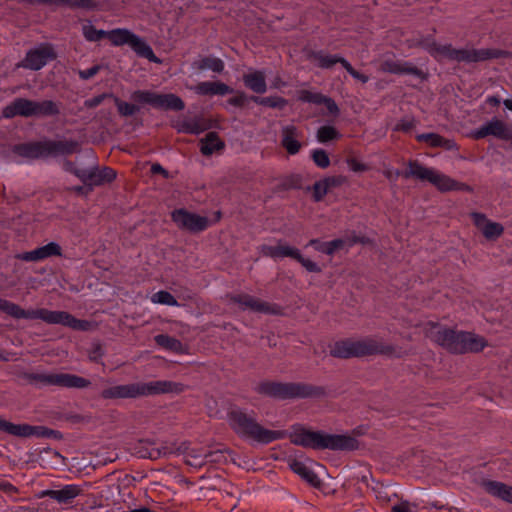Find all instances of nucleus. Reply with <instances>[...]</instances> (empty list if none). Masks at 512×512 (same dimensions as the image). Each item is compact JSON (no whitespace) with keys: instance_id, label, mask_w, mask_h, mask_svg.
Returning a JSON list of instances; mask_svg holds the SVG:
<instances>
[{"instance_id":"nucleus-35","label":"nucleus","mask_w":512,"mask_h":512,"mask_svg":"<svg viewBox=\"0 0 512 512\" xmlns=\"http://www.w3.org/2000/svg\"><path fill=\"white\" fill-rule=\"evenodd\" d=\"M132 100L141 104H150L159 107L160 94L151 91H136L131 96Z\"/></svg>"},{"instance_id":"nucleus-58","label":"nucleus","mask_w":512,"mask_h":512,"mask_svg":"<svg viewBox=\"0 0 512 512\" xmlns=\"http://www.w3.org/2000/svg\"><path fill=\"white\" fill-rule=\"evenodd\" d=\"M350 170L354 172H364L369 170V166L365 162H348Z\"/></svg>"},{"instance_id":"nucleus-29","label":"nucleus","mask_w":512,"mask_h":512,"mask_svg":"<svg viewBox=\"0 0 512 512\" xmlns=\"http://www.w3.org/2000/svg\"><path fill=\"white\" fill-rule=\"evenodd\" d=\"M381 69L385 72H390L394 74H416L421 75V72L417 70L414 66H412L408 62H403L400 60H385L381 64Z\"/></svg>"},{"instance_id":"nucleus-12","label":"nucleus","mask_w":512,"mask_h":512,"mask_svg":"<svg viewBox=\"0 0 512 512\" xmlns=\"http://www.w3.org/2000/svg\"><path fill=\"white\" fill-rule=\"evenodd\" d=\"M107 38L114 46L128 45L140 57L154 63H161L145 40L128 29L118 28L108 31Z\"/></svg>"},{"instance_id":"nucleus-20","label":"nucleus","mask_w":512,"mask_h":512,"mask_svg":"<svg viewBox=\"0 0 512 512\" xmlns=\"http://www.w3.org/2000/svg\"><path fill=\"white\" fill-rule=\"evenodd\" d=\"M471 218L474 225L482 232L487 240L494 241L498 239L504 232V227L502 224L490 221L487 219L485 214L473 212L471 213Z\"/></svg>"},{"instance_id":"nucleus-61","label":"nucleus","mask_w":512,"mask_h":512,"mask_svg":"<svg viewBox=\"0 0 512 512\" xmlns=\"http://www.w3.org/2000/svg\"><path fill=\"white\" fill-rule=\"evenodd\" d=\"M187 456L189 458H187L186 460H189L190 462L205 461L204 457L202 458L201 454L196 449H192Z\"/></svg>"},{"instance_id":"nucleus-37","label":"nucleus","mask_w":512,"mask_h":512,"mask_svg":"<svg viewBox=\"0 0 512 512\" xmlns=\"http://www.w3.org/2000/svg\"><path fill=\"white\" fill-rule=\"evenodd\" d=\"M341 60H344L341 57L324 54V53H316L312 56V61L315 65L321 68H329L336 63H341Z\"/></svg>"},{"instance_id":"nucleus-22","label":"nucleus","mask_w":512,"mask_h":512,"mask_svg":"<svg viewBox=\"0 0 512 512\" xmlns=\"http://www.w3.org/2000/svg\"><path fill=\"white\" fill-rule=\"evenodd\" d=\"M230 300L242 306L243 309H250L255 312L275 314V309L267 302H264L249 294H238L230 296Z\"/></svg>"},{"instance_id":"nucleus-38","label":"nucleus","mask_w":512,"mask_h":512,"mask_svg":"<svg viewBox=\"0 0 512 512\" xmlns=\"http://www.w3.org/2000/svg\"><path fill=\"white\" fill-rule=\"evenodd\" d=\"M176 443L164 442L159 447H152L151 452L148 453L151 460H157L161 457H166L171 454H175Z\"/></svg>"},{"instance_id":"nucleus-49","label":"nucleus","mask_w":512,"mask_h":512,"mask_svg":"<svg viewBox=\"0 0 512 512\" xmlns=\"http://www.w3.org/2000/svg\"><path fill=\"white\" fill-rule=\"evenodd\" d=\"M341 64L343 65V67L347 70V72L356 80L362 82V83H366L369 78L368 76H366L365 74H362L358 71H356L349 62H347L346 60H341Z\"/></svg>"},{"instance_id":"nucleus-15","label":"nucleus","mask_w":512,"mask_h":512,"mask_svg":"<svg viewBox=\"0 0 512 512\" xmlns=\"http://www.w3.org/2000/svg\"><path fill=\"white\" fill-rule=\"evenodd\" d=\"M171 220L180 230L197 234L206 230L210 221L205 216L190 212L185 208L175 209L171 212Z\"/></svg>"},{"instance_id":"nucleus-53","label":"nucleus","mask_w":512,"mask_h":512,"mask_svg":"<svg viewBox=\"0 0 512 512\" xmlns=\"http://www.w3.org/2000/svg\"><path fill=\"white\" fill-rule=\"evenodd\" d=\"M83 35L89 41H98V30L90 24L83 26Z\"/></svg>"},{"instance_id":"nucleus-2","label":"nucleus","mask_w":512,"mask_h":512,"mask_svg":"<svg viewBox=\"0 0 512 512\" xmlns=\"http://www.w3.org/2000/svg\"><path fill=\"white\" fill-rule=\"evenodd\" d=\"M290 442L314 450L354 451L359 448V441L346 434H329L321 430L313 431L297 424L289 436Z\"/></svg>"},{"instance_id":"nucleus-5","label":"nucleus","mask_w":512,"mask_h":512,"mask_svg":"<svg viewBox=\"0 0 512 512\" xmlns=\"http://www.w3.org/2000/svg\"><path fill=\"white\" fill-rule=\"evenodd\" d=\"M254 390L259 395L282 401L321 398L327 394L323 386H316L305 382H279L273 380L259 382Z\"/></svg>"},{"instance_id":"nucleus-42","label":"nucleus","mask_w":512,"mask_h":512,"mask_svg":"<svg viewBox=\"0 0 512 512\" xmlns=\"http://www.w3.org/2000/svg\"><path fill=\"white\" fill-rule=\"evenodd\" d=\"M302 176L299 174H291L287 177H285L280 186L284 190H290V189H302Z\"/></svg>"},{"instance_id":"nucleus-13","label":"nucleus","mask_w":512,"mask_h":512,"mask_svg":"<svg viewBox=\"0 0 512 512\" xmlns=\"http://www.w3.org/2000/svg\"><path fill=\"white\" fill-rule=\"evenodd\" d=\"M425 48L438 59L451 58L477 62L496 57V53L489 49L455 50L450 45H441L436 42L427 43Z\"/></svg>"},{"instance_id":"nucleus-41","label":"nucleus","mask_w":512,"mask_h":512,"mask_svg":"<svg viewBox=\"0 0 512 512\" xmlns=\"http://www.w3.org/2000/svg\"><path fill=\"white\" fill-rule=\"evenodd\" d=\"M344 246L345 241L339 238L329 242H323L320 246L316 247V250L327 255H333L337 250L342 249Z\"/></svg>"},{"instance_id":"nucleus-59","label":"nucleus","mask_w":512,"mask_h":512,"mask_svg":"<svg viewBox=\"0 0 512 512\" xmlns=\"http://www.w3.org/2000/svg\"><path fill=\"white\" fill-rule=\"evenodd\" d=\"M191 450L192 449L190 448V445L188 442H182L180 445H176L175 454L188 455Z\"/></svg>"},{"instance_id":"nucleus-55","label":"nucleus","mask_w":512,"mask_h":512,"mask_svg":"<svg viewBox=\"0 0 512 512\" xmlns=\"http://www.w3.org/2000/svg\"><path fill=\"white\" fill-rule=\"evenodd\" d=\"M117 107L123 115H132L137 110L134 105L122 101H117Z\"/></svg>"},{"instance_id":"nucleus-32","label":"nucleus","mask_w":512,"mask_h":512,"mask_svg":"<svg viewBox=\"0 0 512 512\" xmlns=\"http://www.w3.org/2000/svg\"><path fill=\"white\" fill-rule=\"evenodd\" d=\"M222 148L223 142L215 133H209L201 142V151L205 156H211Z\"/></svg>"},{"instance_id":"nucleus-19","label":"nucleus","mask_w":512,"mask_h":512,"mask_svg":"<svg viewBox=\"0 0 512 512\" xmlns=\"http://www.w3.org/2000/svg\"><path fill=\"white\" fill-rule=\"evenodd\" d=\"M492 135L496 138L509 140L512 138V129L499 119H492L474 132L475 138Z\"/></svg>"},{"instance_id":"nucleus-18","label":"nucleus","mask_w":512,"mask_h":512,"mask_svg":"<svg viewBox=\"0 0 512 512\" xmlns=\"http://www.w3.org/2000/svg\"><path fill=\"white\" fill-rule=\"evenodd\" d=\"M55 57L56 54L50 45H40L27 53L22 66L32 70H39Z\"/></svg>"},{"instance_id":"nucleus-50","label":"nucleus","mask_w":512,"mask_h":512,"mask_svg":"<svg viewBox=\"0 0 512 512\" xmlns=\"http://www.w3.org/2000/svg\"><path fill=\"white\" fill-rule=\"evenodd\" d=\"M255 101L262 105L280 108L286 104V101L280 97H266L262 99H255Z\"/></svg>"},{"instance_id":"nucleus-6","label":"nucleus","mask_w":512,"mask_h":512,"mask_svg":"<svg viewBox=\"0 0 512 512\" xmlns=\"http://www.w3.org/2000/svg\"><path fill=\"white\" fill-rule=\"evenodd\" d=\"M230 428L240 437L251 439L261 444H269L275 440L283 439L286 432L282 430H269L261 426L254 417L239 407L231 408L227 413Z\"/></svg>"},{"instance_id":"nucleus-21","label":"nucleus","mask_w":512,"mask_h":512,"mask_svg":"<svg viewBox=\"0 0 512 512\" xmlns=\"http://www.w3.org/2000/svg\"><path fill=\"white\" fill-rule=\"evenodd\" d=\"M52 256H62V248L56 242H50L32 251L24 252L18 258L27 262H38Z\"/></svg>"},{"instance_id":"nucleus-25","label":"nucleus","mask_w":512,"mask_h":512,"mask_svg":"<svg viewBox=\"0 0 512 512\" xmlns=\"http://www.w3.org/2000/svg\"><path fill=\"white\" fill-rule=\"evenodd\" d=\"M261 252L264 256L271 257L273 259L290 257L294 260L297 259L300 251L295 247H291L281 240L278 241V244L275 246L270 245H262Z\"/></svg>"},{"instance_id":"nucleus-34","label":"nucleus","mask_w":512,"mask_h":512,"mask_svg":"<svg viewBox=\"0 0 512 512\" xmlns=\"http://www.w3.org/2000/svg\"><path fill=\"white\" fill-rule=\"evenodd\" d=\"M283 145L289 154L294 155L299 151L300 143L293 127H286L283 135Z\"/></svg>"},{"instance_id":"nucleus-27","label":"nucleus","mask_w":512,"mask_h":512,"mask_svg":"<svg viewBox=\"0 0 512 512\" xmlns=\"http://www.w3.org/2000/svg\"><path fill=\"white\" fill-rule=\"evenodd\" d=\"M231 451L229 449H218L215 451H208L204 454L205 461L199 462H190L189 460H185V464L195 467L201 468L207 463L212 464H225L228 462V457L230 456Z\"/></svg>"},{"instance_id":"nucleus-60","label":"nucleus","mask_w":512,"mask_h":512,"mask_svg":"<svg viewBox=\"0 0 512 512\" xmlns=\"http://www.w3.org/2000/svg\"><path fill=\"white\" fill-rule=\"evenodd\" d=\"M151 172H152L153 174L160 173V174H162V175H163V177H164V178H166V179L170 177L169 172H168L166 169H164V168H163L160 164H158V163H155V164H153V165L151 166Z\"/></svg>"},{"instance_id":"nucleus-9","label":"nucleus","mask_w":512,"mask_h":512,"mask_svg":"<svg viewBox=\"0 0 512 512\" xmlns=\"http://www.w3.org/2000/svg\"><path fill=\"white\" fill-rule=\"evenodd\" d=\"M78 148L72 139H45L38 142L23 144L16 147L17 154L26 158L59 157L68 155Z\"/></svg>"},{"instance_id":"nucleus-33","label":"nucleus","mask_w":512,"mask_h":512,"mask_svg":"<svg viewBox=\"0 0 512 512\" xmlns=\"http://www.w3.org/2000/svg\"><path fill=\"white\" fill-rule=\"evenodd\" d=\"M156 344L172 352L180 353L183 350V344L180 340L167 334H158L154 337Z\"/></svg>"},{"instance_id":"nucleus-63","label":"nucleus","mask_w":512,"mask_h":512,"mask_svg":"<svg viewBox=\"0 0 512 512\" xmlns=\"http://www.w3.org/2000/svg\"><path fill=\"white\" fill-rule=\"evenodd\" d=\"M46 438H52V439H56V440H61L63 438V435L58 430H54V429L48 428L47 429V436H46Z\"/></svg>"},{"instance_id":"nucleus-23","label":"nucleus","mask_w":512,"mask_h":512,"mask_svg":"<svg viewBox=\"0 0 512 512\" xmlns=\"http://www.w3.org/2000/svg\"><path fill=\"white\" fill-rule=\"evenodd\" d=\"M82 493V489L75 484L65 485L59 490H44L39 494V498L49 497L59 504H70Z\"/></svg>"},{"instance_id":"nucleus-43","label":"nucleus","mask_w":512,"mask_h":512,"mask_svg":"<svg viewBox=\"0 0 512 512\" xmlns=\"http://www.w3.org/2000/svg\"><path fill=\"white\" fill-rule=\"evenodd\" d=\"M65 326L77 331H87L90 327V322L86 320L77 319L72 314L67 313Z\"/></svg>"},{"instance_id":"nucleus-8","label":"nucleus","mask_w":512,"mask_h":512,"mask_svg":"<svg viewBox=\"0 0 512 512\" xmlns=\"http://www.w3.org/2000/svg\"><path fill=\"white\" fill-rule=\"evenodd\" d=\"M64 169L78 177L83 185L73 186L69 190L77 195H88L95 186L111 183L116 178V171L107 166H93L82 169L75 167V162H64Z\"/></svg>"},{"instance_id":"nucleus-48","label":"nucleus","mask_w":512,"mask_h":512,"mask_svg":"<svg viewBox=\"0 0 512 512\" xmlns=\"http://www.w3.org/2000/svg\"><path fill=\"white\" fill-rule=\"evenodd\" d=\"M155 447V442L151 440H140L139 447L137 448V454L142 458H149L148 453L151 452V448Z\"/></svg>"},{"instance_id":"nucleus-14","label":"nucleus","mask_w":512,"mask_h":512,"mask_svg":"<svg viewBox=\"0 0 512 512\" xmlns=\"http://www.w3.org/2000/svg\"><path fill=\"white\" fill-rule=\"evenodd\" d=\"M30 382H39L45 385L60 386L66 388L83 389L91 385L90 380L69 373H31L27 376Z\"/></svg>"},{"instance_id":"nucleus-40","label":"nucleus","mask_w":512,"mask_h":512,"mask_svg":"<svg viewBox=\"0 0 512 512\" xmlns=\"http://www.w3.org/2000/svg\"><path fill=\"white\" fill-rule=\"evenodd\" d=\"M208 128V124L202 119H192L182 124L181 131L198 134Z\"/></svg>"},{"instance_id":"nucleus-36","label":"nucleus","mask_w":512,"mask_h":512,"mask_svg":"<svg viewBox=\"0 0 512 512\" xmlns=\"http://www.w3.org/2000/svg\"><path fill=\"white\" fill-rule=\"evenodd\" d=\"M162 109L182 110L183 101L174 94H160L159 107Z\"/></svg>"},{"instance_id":"nucleus-62","label":"nucleus","mask_w":512,"mask_h":512,"mask_svg":"<svg viewBox=\"0 0 512 512\" xmlns=\"http://www.w3.org/2000/svg\"><path fill=\"white\" fill-rule=\"evenodd\" d=\"M65 419L70 423L78 424L84 421V416L80 414H67Z\"/></svg>"},{"instance_id":"nucleus-45","label":"nucleus","mask_w":512,"mask_h":512,"mask_svg":"<svg viewBox=\"0 0 512 512\" xmlns=\"http://www.w3.org/2000/svg\"><path fill=\"white\" fill-rule=\"evenodd\" d=\"M337 132L331 126H323L317 132V138L320 142H327L336 137Z\"/></svg>"},{"instance_id":"nucleus-54","label":"nucleus","mask_w":512,"mask_h":512,"mask_svg":"<svg viewBox=\"0 0 512 512\" xmlns=\"http://www.w3.org/2000/svg\"><path fill=\"white\" fill-rule=\"evenodd\" d=\"M319 105H323L328 114L336 115L338 113V107L336 103L330 98L322 96V101Z\"/></svg>"},{"instance_id":"nucleus-11","label":"nucleus","mask_w":512,"mask_h":512,"mask_svg":"<svg viewBox=\"0 0 512 512\" xmlns=\"http://www.w3.org/2000/svg\"><path fill=\"white\" fill-rule=\"evenodd\" d=\"M0 311L15 319H41L48 324H61L65 326L66 311H51L45 308L25 310L18 304L0 298Z\"/></svg>"},{"instance_id":"nucleus-57","label":"nucleus","mask_w":512,"mask_h":512,"mask_svg":"<svg viewBox=\"0 0 512 512\" xmlns=\"http://www.w3.org/2000/svg\"><path fill=\"white\" fill-rule=\"evenodd\" d=\"M0 490L9 495L17 494L19 492L17 487H15L10 482L4 481V480H0Z\"/></svg>"},{"instance_id":"nucleus-3","label":"nucleus","mask_w":512,"mask_h":512,"mask_svg":"<svg viewBox=\"0 0 512 512\" xmlns=\"http://www.w3.org/2000/svg\"><path fill=\"white\" fill-rule=\"evenodd\" d=\"M330 355L339 359L362 358L366 356L383 355L401 358L400 348L373 337L354 340L352 338L336 341L330 349Z\"/></svg>"},{"instance_id":"nucleus-44","label":"nucleus","mask_w":512,"mask_h":512,"mask_svg":"<svg viewBox=\"0 0 512 512\" xmlns=\"http://www.w3.org/2000/svg\"><path fill=\"white\" fill-rule=\"evenodd\" d=\"M152 300L156 303L169 305V306H177L178 302L176 298L168 291L161 290L155 293L152 297Z\"/></svg>"},{"instance_id":"nucleus-51","label":"nucleus","mask_w":512,"mask_h":512,"mask_svg":"<svg viewBox=\"0 0 512 512\" xmlns=\"http://www.w3.org/2000/svg\"><path fill=\"white\" fill-rule=\"evenodd\" d=\"M104 355V351L102 345L100 343H94L92 348L88 352V357L90 361L98 363L99 360Z\"/></svg>"},{"instance_id":"nucleus-10","label":"nucleus","mask_w":512,"mask_h":512,"mask_svg":"<svg viewBox=\"0 0 512 512\" xmlns=\"http://www.w3.org/2000/svg\"><path fill=\"white\" fill-rule=\"evenodd\" d=\"M59 113L58 105L51 100L41 102L32 101L26 98H17L4 107L2 115L4 118L15 116L42 117L53 116Z\"/></svg>"},{"instance_id":"nucleus-17","label":"nucleus","mask_w":512,"mask_h":512,"mask_svg":"<svg viewBox=\"0 0 512 512\" xmlns=\"http://www.w3.org/2000/svg\"><path fill=\"white\" fill-rule=\"evenodd\" d=\"M46 426H32L29 424H14L0 417V431H3L9 435L27 438L36 436L38 438H46L47 436Z\"/></svg>"},{"instance_id":"nucleus-24","label":"nucleus","mask_w":512,"mask_h":512,"mask_svg":"<svg viewBox=\"0 0 512 512\" xmlns=\"http://www.w3.org/2000/svg\"><path fill=\"white\" fill-rule=\"evenodd\" d=\"M480 486L485 490L489 495L501 499L504 502L512 504V486L507 485L503 482L482 479L480 482Z\"/></svg>"},{"instance_id":"nucleus-39","label":"nucleus","mask_w":512,"mask_h":512,"mask_svg":"<svg viewBox=\"0 0 512 512\" xmlns=\"http://www.w3.org/2000/svg\"><path fill=\"white\" fill-rule=\"evenodd\" d=\"M198 69L200 70H211L213 72H221L224 68L222 60L215 57H207L200 60L198 63Z\"/></svg>"},{"instance_id":"nucleus-7","label":"nucleus","mask_w":512,"mask_h":512,"mask_svg":"<svg viewBox=\"0 0 512 512\" xmlns=\"http://www.w3.org/2000/svg\"><path fill=\"white\" fill-rule=\"evenodd\" d=\"M385 174L390 180L402 176L405 179L415 177L421 181H428L442 193L449 191H465L472 193L474 191L473 187L470 185L454 180L451 177L431 168L421 166L417 162H409V169L404 172H400L399 170H396L395 172L387 170Z\"/></svg>"},{"instance_id":"nucleus-47","label":"nucleus","mask_w":512,"mask_h":512,"mask_svg":"<svg viewBox=\"0 0 512 512\" xmlns=\"http://www.w3.org/2000/svg\"><path fill=\"white\" fill-rule=\"evenodd\" d=\"M72 8L94 9L96 7L95 0H66V5Z\"/></svg>"},{"instance_id":"nucleus-56","label":"nucleus","mask_w":512,"mask_h":512,"mask_svg":"<svg viewBox=\"0 0 512 512\" xmlns=\"http://www.w3.org/2000/svg\"><path fill=\"white\" fill-rule=\"evenodd\" d=\"M416 508L417 506L415 504L411 505L407 501H402L396 505H394L391 509L392 512H412L411 508Z\"/></svg>"},{"instance_id":"nucleus-28","label":"nucleus","mask_w":512,"mask_h":512,"mask_svg":"<svg viewBox=\"0 0 512 512\" xmlns=\"http://www.w3.org/2000/svg\"><path fill=\"white\" fill-rule=\"evenodd\" d=\"M289 467L294 473L299 475L304 481H306L311 486L317 488L321 485V481L318 478L317 474L314 473V471L307 467L303 462L294 459L289 463Z\"/></svg>"},{"instance_id":"nucleus-46","label":"nucleus","mask_w":512,"mask_h":512,"mask_svg":"<svg viewBox=\"0 0 512 512\" xmlns=\"http://www.w3.org/2000/svg\"><path fill=\"white\" fill-rule=\"evenodd\" d=\"M296 261L299 262L308 272H312V273H321L322 272L321 267L317 263L313 262L310 259L304 258L301 253H299V255L297 256Z\"/></svg>"},{"instance_id":"nucleus-16","label":"nucleus","mask_w":512,"mask_h":512,"mask_svg":"<svg viewBox=\"0 0 512 512\" xmlns=\"http://www.w3.org/2000/svg\"><path fill=\"white\" fill-rule=\"evenodd\" d=\"M346 183L347 178L345 176L333 175L316 181L312 186L306 187V190L312 192L314 202H320L328 193L342 187Z\"/></svg>"},{"instance_id":"nucleus-26","label":"nucleus","mask_w":512,"mask_h":512,"mask_svg":"<svg viewBox=\"0 0 512 512\" xmlns=\"http://www.w3.org/2000/svg\"><path fill=\"white\" fill-rule=\"evenodd\" d=\"M195 93L199 95H220L224 96L233 92V89L230 88L225 83L220 81H204L200 82L194 87H192Z\"/></svg>"},{"instance_id":"nucleus-4","label":"nucleus","mask_w":512,"mask_h":512,"mask_svg":"<svg viewBox=\"0 0 512 512\" xmlns=\"http://www.w3.org/2000/svg\"><path fill=\"white\" fill-rule=\"evenodd\" d=\"M184 390L185 385L182 383L168 380H157L108 387L101 391L100 397L105 400L127 399L166 393L180 394L184 392Z\"/></svg>"},{"instance_id":"nucleus-52","label":"nucleus","mask_w":512,"mask_h":512,"mask_svg":"<svg viewBox=\"0 0 512 512\" xmlns=\"http://www.w3.org/2000/svg\"><path fill=\"white\" fill-rule=\"evenodd\" d=\"M299 99L304 102L320 104L322 101V95L315 94L310 91H301L299 94Z\"/></svg>"},{"instance_id":"nucleus-1","label":"nucleus","mask_w":512,"mask_h":512,"mask_svg":"<svg viewBox=\"0 0 512 512\" xmlns=\"http://www.w3.org/2000/svg\"><path fill=\"white\" fill-rule=\"evenodd\" d=\"M427 325L430 327L427 336L449 353H478L487 346L485 338L475 333L452 329L434 322Z\"/></svg>"},{"instance_id":"nucleus-64","label":"nucleus","mask_w":512,"mask_h":512,"mask_svg":"<svg viewBox=\"0 0 512 512\" xmlns=\"http://www.w3.org/2000/svg\"><path fill=\"white\" fill-rule=\"evenodd\" d=\"M312 158L315 161L328 160V155L323 150H315L312 154Z\"/></svg>"},{"instance_id":"nucleus-31","label":"nucleus","mask_w":512,"mask_h":512,"mask_svg":"<svg viewBox=\"0 0 512 512\" xmlns=\"http://www.w3.org/2000/svg\"><path fill=\"white\" fill-rule=\"evenodd\" d=\"M417 140L427 144L430 147H441L446 150H452L456 146L453 141L443 139L434 133L420 134L417 136Z\"/></svg>"},{"instance_id":"nucleus-30","label":"nucleus","mask_w":512,"mask_h":512,"mask_svg":"<svg viewBox=\"0 0 512 512\" xmlns=\"http://www.w3.org/2000/svg\"><path fill=\"white\" fill-rule=\"evenodd\" d=\"M245 85L256 93H264L267 89L265 76L261 71H250L243 76Z\"/></svg>"}]
</instances>
